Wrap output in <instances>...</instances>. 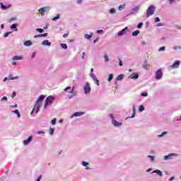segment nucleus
Segmentation results:
<instances>
[{"label":"nucleus","mask_w":181,"mask_h":181,"mask_svg":"<svg viewBox=\"0 0 181 181\" xmlns=\"http://www.w3.org/2000/svg\"><path fill=\"white\" fill-rule=\"evenodd\" d=\"M45 98H46V96H45V95H40V97L37 98V101L35 102V104L31 112V114L32 112H35V114H37L39 111H40V107H42V103H43V100H45Z\"/></svg>","instance_id":"nucleus-1"},{"label":"nucleus","mask_w":181,"mask_h":181,"mask_svg":"<svg viewBox=\"0 0 181 181\" xmlns=\"http://www.w3.org/2000/svg\"><path fill=\"white\" fill-rule=\"evenodd\" d=\"M53 101H54V98H53V96L50 95V96L47 97L45 100L44 110H46V108H47V107H49V105H52V103H53Z\"/></svg>","instance_id":"nucleus-2"},{"label":"nucleus","mask_w":181,"mask_h":181,"mask_svg":"<svg viewBox=\"0 0 181 181\" xmlns=\"http://www.w3.org/2000/svg\"><path fill=\"white\" fill-rule=\"evenodd\" d=\"M155 6H150L146 11V18H149V16H152L155 13Z\"/></svg>","instance_id":"nucleus-3"},{"label":"nucleus","mask_w":181,"mask_h":181,"mask_svg":"<svg viewBox=\"0 0 181 181\" xmlns=\"http://www.w3.org/2000/svg\"><path fill=\"white\" fill-rule=\"evenodd\" d=\"M83 90L85 91V94H88L91 91V87L90 86V83L87 82L83 87Z\"/></svg>","instance_id":"nucleus-4"},{"label":"nucleus","mask_w":181,"mask_h":181,"mask_svg":"<svg viewBox=\"0 0 181 181\" xmlns=\"http://www.w3.org/2000/svg\"><path fill=\"white\" fill-rule=\"evenodd\" d=\"M163 76V73H162V69H159L156 72V78L157 80H160L162 78V76Z\"/></svg>","instance_id":"nucleus-5"},{"label":"nucleus","mask_w":181,"mask_h":181,"mask_svg":"<svg viewBox=\"0 0 181 181\" xmlns=\"http://www.w3.org/2000/svg\"><path fill=\"white\" fill-rule=\"evenodd\" d=\"M50 8L49 7H42L38 10L40 12L41 16H45V12H49Z\"/></svg>","instance_id":"nucleus-6"},{"label":"nucleus","mask_w":181,"mask_h":181,"mask_svg":"<svg viewBox=\"0 0 181 181\" xmlns=\"http://www.w3.org/2000/svg\"><path fill=\"white\" fill-rule=\"evenodd\" d=\"M179 66H180V62L176 61L172 65H170L169 67H170V69H179Z\"/></svg>","instance_id":"nucleus-7"},{"label":"nucleus","mask_w":181,"mask_h":181,"mask_svg":"<svg viewBox=\"0 0 181 181\" xmlns=\"http://www.w3.org/2000/svg\"><path fill=\"white\" fill-rule=\"evenodd\" d=\"M127 30H128V27L124 28L120 32H119L117 36H122V35H126Z\"/></svg>","instance_id":"nucleus-8"},{"label":"nucleus","mask_w":181,"mask_h":181,"mask_svg":"<svg viewBox=\"0 0 181 181\" xmlns=\"http://www.w3.org/2000/svg\"><path fill=\"white\" fill-rule=\"evenodd\" d=\"M0 6L1 8V9H3L4 11H6V9H9V8H11V4H8L7 6L4 5V4L0 3Z\"/></svg>","instance_id":"nucleus-9"},{"label":"nucleus","mask_w":181,"mask_h":181,"mask_svg":"<svg viewBox=\"0 0 181 181\" xmlns=\"http://www.w3.org/2000/svg\"><path fill=\"white\" fill-rule=\"evenodd\" d=\"M112 124H113V125H114L115 127H121V126L122 125V123L119 122L118 121H117V120H115V119H113V120L112 121Z\"/></svg>","instance_id":"nucleus-10"},{"label":"nucleus","mask_w":181,"mask_h":181,"mask_svg":"<svg viewBox=\"0 0 181 181\" xmlns=\"http://www.w3.org/2000/svg\"><path fill=\"white\" fill-rule=\"evenodd\" d=\"M84 115V112H76L71 115V117L73 118V117H81V115Z\"/></svg>","instance_id":"nucleus-11"},{"label":"nucleus","mask_w":181,"mask_h":181,"mask_svg":"<svg viewBox=\"0 0 181 181\" xmlns=\"http://www.w3.org/2000/svg\"><path fill=\"white\" fill-rule=\"evenodd\" d=\"M139 77V75H138V74L136 73H134L130 75V78L133 80H136Z\"/></svg>","instance_id":"nucleus-12"},{"label":"nucleus","mask_w":181,"mask_h":181,"mask_svg":"<svg viewBox=\"0 0 181 181\" xmlns=\"http://www.w3.org/2000/svg\"><path fill=\"white\" fill-rule=\"evenodd\" d=\"M32 139H33L32 136H30L27 140L23 141V144L24 145H28L30 142L32 141Z\"/></svg>","instance_id":"nucleus-13"},{"label":"nucleus","mask_w":181,"mask_h":181,"mask_svg":"<svg viewBox=\"0 0 181 181\" xmlns=\"http://www.w3.org/2000/svg\"><path fill=\"white\" fill-rule=\"evenodd\" d=\"M172 156H176V154L170 153V154H168V156H164V160H168V159H170V158H172Z\"/></svg>","instance_id":"nucleus-14"},{"label":"nucleus","mask_w":181,"mask_h":181,"mask_svg":"<svg viewBox=\"0 0 181 181\" xmlns=\"http://www.w3.org/2000/svg\"><path fill=\"white\" fill-rule=\"evenodd\" d=\"M42 45L44 46H50V45H52V42H49V40H45L42 42Z\"/></svg>","instance_id":"nucleus-15"},{"label":"nucleus","mask_w":181,"mask_h":181,"mask_svg":"<svg viewBox=\"0 0 181 181\" xmlns=\"http://www.w3.org/2000/svg\"><path fill=\"white\" fill-rule=\"evenodd\" d=\"M152 173H157V175H158V176H163L162 171H160L159 170H155L152 172Z\"/></svg>","instance_id":"nucleus-16"},{"label":"nucleus","mask_w":181,"mask_h":181,"mask_svg":"<svg viewBox=\"0 0 181 181\" xmlns=\"http://www.w3.org/2000/svg\"><path fill=\"white\" fill-rule=\"evenodd\" d=\"M24 46H27V47L32 46V41L27 40L24 42Z\"/></svg>","instance_id":"nucleus-17"},{"label":"nucleus","mask_w":181,"mask_h":181,"mask_svg":"<svg viewBox=\"0 0 181 181\" xmlns=\"http://www.w3.org/2000/svg\"><path fill=\"white\" fill-rule=\"evenodd\" d=\"M92 37H93V34H90V35L86 34L85 35V39H88V40H90Z\"/></svg>","instance_id":"nucleus-18"},{"label":"nucleus","mask_w":181,"mask_h":181,"mask_svg":"<svg viewBox=\"0 0 181 181\" xmlns=\"http://www.w3.org/2000/svg\"><path fill=\"white\" fill-rule=\"evenodd\" d=\"M12 112H14V114H16L18 118H21V114L19 113V110H15L12 111Z\"/></svg>","instance_id":"nucleus-19"},{"label":"nucleus","mask_w":181,"mask_h":181,"mask_svg":"<svg viewBox=\"0 0 181 181\" xmlns=\"http://www.w3.org/2000/svg\"><path fill=\"white\" fill-rule=\"evenodd\" d=\"M124 78V74H120L117 77V80L118 81H121V80H122Z\"/></svg>","instance_id":"nucleus-20"},{"label":"nucleus","mask_w":181,"mask_h":181,"mask_svg":"<svg viewBox=\"0 0 181 181\" xmlns=\"http://www.w3.org/2000/svg\"><path fill=\"white\" fill-rule=\"evenodd\" d=\"M23 57L19 56H14L13 60H22Z\"/></svg>","instance_id":"nucleus-21"},{"label":"nucleus","mask_w":181,"mask_h":181,"mask_svg":"<svg viewBox=\"0 0 181 181\" xmlns=\"http://www.w3.org/2000/svg\"><path fill=\"white\" fill-rule=\"evenodd\" d=\"M16 26H17L16 23H14V24L11 25V28L15 29V31L18 32V28H16Z\"/></svg>","instance_id":"nucleus-22"},{"label":"nucleus","mask_w":181,"mask_h":181,"mask_svg":"<svg viewBox=\"0 0 181 181\" xmlns=\"http://www.w3.org/2000/svg\"><path fill=\"white\" fill-rule=\"evenodd\" d=\"M16 78H18V76H16V77H13V76H12V74H10L8 75V80H16Z\"/></svg>","instance_id":"nucleus-23"},{"label":"nucleus","mask_w":181,"mask_h":181,"mask_svg":"<svg viewBox=\"0 0 181 181\" xmlns=\"http://www.w3.org/2000/svg\"><path fill=\"white\" fill-rule=\"evenodd\" d=\"M132 11L134 12H138V11H139V6H136L132 8Z\"/></svg>","instance_id":"nucleus-24"},{"label":"nucleus","mask_w":181,"mask_h":181,"mask_svg":"<svg viewBox=\"0 0 181 181\" xmlns=\"http://www.w3.org/2000/svg\"><path fill=\"white\" fill-rule=\"evenodd\" d=\"M132 36H138L139 35V30H135L134 32L132 33Z\"/></svg>","instance_id":"nucleus-25"},{"label":"nucleus","mask_w":181,"mask_h":181,"mask_svg":"<svg viewBox=\"0 0 181 181\" xmlns=\"http://www.w3.org/2000/svg\"><path fill=\"white\" fill-rule=\"evenodd\" d=\"M112 78H114V75L110 74L109 76H108V78H107V81H111V80H112Z\"/></svg>","instance_id":"nucleus-26"},{"label":"nucleus","mask_w":181,"mask_h":181,"mask_svg":"<svg viewBox=\"0 0 181 181\" xmlns=\"http://www.w3.org/2000/svg\"><path fill=\"white\" fill-rule=\"evenodd\" d=\"M125 9V4H122L119 6V11H122Z\"/></svg>","instance_id":"nucleus-27"},{"label":"nucleus","mask_w":181,"mask_h":181,"mask_svg":"<svg viewBox=\"0 0 181 181\" xmlns=\"http://www.w3.org/2000/svg\"><path fill=\"white\" fill-rule=\"evenodd\" d=\"M145 107H144V105H140L139 108V112H142V111H144Z\"/></svg>","instance_id":"nucleus-28"},{"label":"nucleus","mask_w":181,"mask_h":181,"mask_svg":"<svg viewBox=\"0 0 181 181\" xmlns=\"http://www.w3.org/2000/svg\"><path fill=\"white\" fill-rule=\"evenodd\" d=\"M53 134H54V129L50 127V128H49V134H50V135H53Z\"/></svg>","instance_id":"nucleus-29"},{"label":"nucleus","mask_w":181,"mask_h":181,"mask_svg":"<svg viewBox=\"0 0 181 181\" xmlns=\"http://www.w3.org/2000/svg\"><path fill=\"white\" fill-rule=\"evenodd\" d=\"M56 122H57V119L54 118L52 120L51 124L52 125H56Z\"/></svg>","instance_id":"nucleus-30"},{"label":"nucleus","mask_w":181,"mask_h":181,"mask_svg":"<svg viewBox=\"0 0 181 181\" xmlns=\"http://www.w3.org/2000/svg\"><path fill=\"white\" fill-rule=\"evenodd\" d=\"M134 117H135V109L133 108L132 116L129 117V118H134Z\"/></svg>","instance_id":"nucleus-31"},{"label":"nucleus","mask_w":181,"mask_h":181,"mask_svg":"<svg viewBox=\"0 0 181 181\" xmlns=\"http://www.w3.org/2000/svg\"><path fill=\"white\" fill-rule=\"evenodd\" d=\"M57 19H60V15L59 14H58V15H57V16L54 17L52 18V21H57Z\"/></svg>","instance_id":"nucleus-32"},{"label":"nucleus","mask_w":181,"mask_h":181,"mask_svg":"<svg viewBox=\"0 0 181 181\" xmlns=\"http://www.w3.org/2000/svg\"><path fill=\"white\" fill-rule=\"evenodd\" d=\"M61 47H62V49H67V44H61Z\"/></svg>","instance_id":"nucleus-33"},{"label":"nucleus","mask_w":181,"mask_h":181,"mask_svg":"<svg viewBox=\"0 0 181 181\" xmlns=\"http://www.w3.org/2000/svg\"><path fill=\"white\" fill-rule=\"evenodd\" d=\"M116 11L115 8H112L110 10V13L113 14L115 13Z\"/></svg>","instance_id":"nucleus-34"},{"label":"nucleus","mask_w":181,"mask_h":181,"mask_svg":"<svg viewBox=\"0 0 181 181\" xmlns=\"http://www.w3.org/2000/svg\"><path fill=\"white\" fill-rule=\"evenodd\" d=\"M69 32H67L66 33L64 34V35H63L64 39H66V37H69Z\"/></svg>","instance_id":"nucleus-35"},{"label":"nucleus","mask_w":181,"mask_h":181,"mask_svg":"<svg viewBox=\"0 0 181 181\" xmlns=\"http://www.w3.org/2000/svg\"><path fill=\"white\" fill-rule=\"evenodd\" d=\"M71 91V87L68 86L65 88V91H66L67 93H69V91Z\"/></svg>","instance_id":"nucleus-36"},{"label":"nucleus","mask_w":181,"mask_h":181,"mask_svg":"<svg viewBox=\"0 0 181 181\" xmlns=\"http://www.w3.org/2000/svg\"><path fill=\"white\" fill-rule=\"evenodd\" d=\"M68 93L73 94L74 93V86H73L72 88H71V90L68 91Z\"/></svg>","instance_id":"nucleus-37"},{"label":"nucleus","mask_w":181,"mask_h":181,"mask_svg":"<svg viewBox=\"0 0 181 181\" xmlns=\"http://www.w3.org/2000/svg\"><path fill=\"white\" fill-rule=\"evenodd\" d=\"M9 35H11V32L6 33L4 35V37H8L9 36Z\"/></svg>","instance_id":"nucleus-38"},{"label":"nucleus","mask_w":181,"mask_h":181,"mask_svg":"<svg viewBox=\"0 0 181 181\" xmlns=\"http://www.w3.org/2000/svg\"><path fill=\"white\" fill-rule=\"evenodd\" d=\"M36 30H37V32H39L40 33H43V29H42V28H37Z\"/></svg>","instance_id":"nucleus-39"},{"label":"nucleus","mask_w":181,"mask_h":181,"mask_svg":"<svg viewBox=\"0 0 181 181\" xmlns=\"http://www.w3.org/2000/svg\"><path fill=\"white\" fill-rule=\"evenodd\" d=\"M141 97H148V93H141Z\"/></svg>","instance_id":"nucleus-40"},{"label":"nucleus","mask_w":181,"mask_h":181,"mask_svg":"<svg viewBox=\"0 0 181 181\" xmlns=\"http://www.w3.org/2000/svg\"><path fill=\"white\" fill-rule=\"evenodd\" d=\"M1 101H8V98H6V96H4V97L1 98Z\"/></svg>","instance_id":"nucleus-41"},{"label":"nucleus","mask_w":181,"mask_h":181,"mask_svg":"<svg viewBox=\"0 0 181 181\" xmlns=\"http://www.w3.org/2000/svg\"><path fill=\"white\" fill-rule=\"evenodd\" d=\"M105 62H108V55L105 54L104 55Z\"/></svg>","instance_id":"nucleus-42"},{"label":"nucleus","mask_w":181,"mask_h":181,"mask_svg":"<svg viewBox=\"0 0 181 181\" xmlns=\"http://www.w3.org/2000/svg\"><path fill=\"white\" fill-rule=\"evenodd\" d=\"M40 35H41V37H46L47 36H48L49 34H47V33H46L40 34Z\"/></svg>","instance_id":"nucleus-43"},{"label":"nucleus","mask_w":181,"mask_h":181,"mask_svg":"<svg viewBox=\"0 0 181 181\" xmlns=\"http://www.w3.org/2000/svg\"><path fill=\"white\" fill-rule=\"evenodd\" d=\"M142 25H144L143 23H139L138 25H137V28H138L139 29H141V28H142Z\"/></svg>","instance_id":"nucleus-44"},{"label":"nucleus","mask_w":181,"mask_h":181,"mask_svg":"<svg viewBox=\"0 0 181 181\" xmlns=\"http://www.w3.org/2000/svg\"><path fill=\"white\" fill-rule=\"evenodd\" d=\"M15 97H16V92H13L11 95V98H15Z\"/></svg>","instance_id":"nucleus-45"},{"label":"nucleus","mask_w":181,"mask_h":181,"mask_svg":"<svg viewBox=\"0 0 181 181\" xmlns=\"http://www.w3.org/2000/svg\"><path fill=\"white\" fill-rule=\"evenodd\" d=\"M165 50V47H161L159 48L158 52H163Z\"/></svg>","instance_id":"nucleus-46"},{"label":"nucleus","mask_w":181,"mask_h":181,"mask_svg":"<svg viewBox=\"0 0 181 181\" xmlns=\"http://www.w3.org/2000/svg\"><path fill=\"white\" fill-rule=\"evenodd\" d=\"M82 165H83V166H87L88 165V163H87L86 161H83Z\"/></svg>","instance_id":"nucleus-47"},{"label":"nucleus","mask_w":181,"mask_h":181,"mask_svg":"<svg viewBox=\"0 0 181 181\" xmlns=\"http://www.w3.org/2000/svg\"><path fill=\"white\" fill-rule=\"evenodd\" d=\"M155 22H160V19L159 18V17L155 18Z\"/></svg>","instance_id":"nucleus-48"},{"label":"nucleus","mask_w":181,"mask_h":181,"mask_svg":"<svg viewBox=\"0 0 181 181\" xmlns=\"http://www.w3.org/2000/svg\"><path fill=\"white\" fill-rule=\"evenodd\" d=\"M119 66H122V61L121 59H119Z\"/></svg>","instance_id":"nucleus-49"},{"label":"nucleus","mask_w":181,"mask_h":181,"mask_svg":"<svg viewBox=\"0 0 181 181\" xmlns=\"http://www.w3.org/2000/svg\"><path fill=\"white\" fill-rule=\"evenodd\" d=\"M95 81L97 86H100V81H98V79H97V78L95 79Z\"/></svg>","instance_id":"nucleus-50"},{"label":"nucleus","mask_w":181,"mask_h":181,"mask_svg":"<svg viewBox=\"0 0 181 181\" xmlns=\"http://www.w3.org/2000/svg\"><path fill=\"white\" fill-rule=\"evenodd\" d=\"M148 158H149L151 159V162H153V156H148Z\"/></svg>","instance_id":"nucleus-51"},{"label":"nucleus","mask_w":181,"mask_h":181,"mask_svg":"<svg viewBox=\"0 0 181 181\" xmlns=\"http://www.w3.org/2000/svg\"><path fill=\"white\" fill-rule=\"evenodd\" d=\"M91 77H92V78H93V80H97V78L95 77V75L92 74V75H91Z\"/></svg>","instance_id":"nucleus-52"},{"label":"nucleus","mask_w":181,"mask_h":181,"mask_svg":"<svg viewBox=\"0 0 181 181\" xmlns=\"http://www.w3.org/2000/svg\"><path fill=\"white\" fill-rule=\"evenodd\" d=\"M104 33V30H98L97 31V33Z\"/></svg>","instance_id":"nucleus-53"},{"label":"nucleus","mask_w":181,"mask_h":181,"mask_svg":"<svg viewBox=\"0 0 181 181\" xmlns=\"http://www.w3.org/2000/svg\"><path fill=\"white\" fill-rule=\"evenodd\" d=\"M37 134L39 135V134H45V132H43V131H38L37 132Z\"/></svg>","instance_id":"nucleus-54"},{"label":"nucleus","mask_w":181,"mask_h":181,"mask_svg":"<svg viewBox=\"0 0 181 181\" xmlns=\"http://www.w3.org/2000/svg\"><path fill=\"white\" fill-rule=\"evenodd\" d=\"M165 134H166V132H163L160 135H158V136H163Z\"/></svg>","instance_id":"nucleus-55"},{"label":"nucleus","mask_w":181,"mask_h":181,"mask_svg":"<svg viewBox=\"0 0 181 181\" xmlns=\"http://www.w3.org/2000/svg\"><path fill=\"white\" fill-rule=\"evenodd\" d=\"M37 37H41V35L40 34V35H35V36H34V38H35V39H36V38H37Z\"/></svg>","instance_id":"nucleus-56"},{"label":"nucleus","mask_w":181,"mask_h":181,"mask_svg":"<svg viewBox=\"0 0 181 181\" xmlns=\"http://www.w3.org/2000/svg\"><path fill=\"white\" fill-rule=\"evenodd\" d=\"M41 179H42V175H40L36 181H40Z\"/></svg>","instance_id":"nucleus-57"},{"label":"nucleus","mask_w":181,"mask_h":181,"mask_svg":"<svg viewBox=\"0 0 181 181\" xmlns=\"http://www.w3.org/2000/svg\"><path fill=\"white\" fill-rule=\"evenodd\" d=\"M13 108H18V104H15L14 105L11 106Z\"/></svg>","instance_id":"nucleus-58"},{"label":"nucleus","mask_w":181,"mask_h":181,"mask_svg":"<svg viewBox=\"0 0 181 181\" xmlns=\"http://www.w3.org/2000/svg\"><path fill=\"white\" fill-rule=\"evenodd\" d=\"M110 117L112 120L114 119V115L112 114H110Z\"/></svg>","instance_id":"nucleus-59"},{"label":"nucleus","mask_w":181,"mask_h":181,"mask_svg":"<svg viewBox=\"0 0 181 181\" xmlns=\"http://www.w3.org/2000/svg\"><path fill=\"white\" fill-rule=\"evenodd\" d=\"M82 2H83V0H78V1H77V4H82Z\"/></svg>","instance_id":"nucleus-60"},{"label":"nucleus","mask_w":181,"mask_h":181,"mask_svg":"<svg viewBox=\"0 0 181 181\" xmlns=\"http://www.w3.org/2000/svg\"><path fill=\"white\" fill-rule=\"evenodd\" d=\"M174 179H175V177H170L168 180H169V181H172V180H173Z\"/></svg>","instance_id":"nucleus-61"},{"label":"nucleus","mask_w":181,"mask_h":181,"mask_svg":"<svg viewBox=\"0 0 181 181\" xmlns=\"http://www.w3.org/2000/svg\"><path fill=\"white\" fill-rule=\"evenodd\" d=\"M84 56H86V54L84 52L82 53V59H84Z\"/></svg>","instance_id":"nucleus-62"},{"label":"nucleus","mask_w":181,"mask_h":181,"mask_svg":"<svg viewBox=\"0 0 181 181\" xmlns=\"http://www.w3.org/2000/svg\"><path fill=\"white\" fill-rule=\"evenodd\" d=\"M96 42H98V38H96V39L93 41V43H95Z\"/></svg>","instance_id":"nucleus-63"},{"label":"nucleus","mask_w":181,"mask_h":181,"mask_svg":"<svg viewBox=\"0 0 181 181\" xmlns=\"http://www.w3.org/2000/svg\"><path fill=\"white\" fill-rule=\"evenodd\" d=\"M1 29H4V25L3 24L1 25Z\"/></svg>","instance_id":"nucleus-64"}]
</instances>
